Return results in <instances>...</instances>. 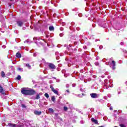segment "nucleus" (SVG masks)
<instances>
[{
    "mask_svg": "<svg viewBox=\"0 0 127 127\" xmlns=\"http://www.w3.org/2000/svg\"><path fill=\"white\" fill-rule=\"evenodd\" d=\"M16 79L17 80H20V79H21V76L20 75H18Z\"/></svg>",
    "mask_w": 127,
    "mask_h": 127,
    "instance_id": "nucleus-19",
    "label": "nucleus"
},
{
    "mask_svg": "<svg viewBox=\"0 0 127 127\" xmlns=\"http://www.w3.org/2000/svg\"><path fill=\"white\" fill-rule=\"evenodd\" d=\"M34 56L35 57H36V54H35V53H34Z\"/></svg>",
    "mask_w": 127,
    "mask_h": 127,
    "instance_id": "nucleus-26",
    "label": "nucleus"
},
{
    "mask_svg": "<svg viewBox=\"0 0 127 127\" xmlns=\"http://www.w3.org/2000/svg\"><path fill=\"white\" fill-rule=\"evenodd\" d=\"M90 96L91 98H93V99H96V98H98V94L95 93H93L90 94Z\"/></svg>",
    "mask_w": 127,
    "mask_h": 127,
    "instance_id": "nucleus-4",
    "label": "nucleus"
},
{
    "mask_svg": "<svg viewBox=\"0 0 127 127\" xmlns=\"http://www.w3.org/2000/svg\"><path fill=\"white\" fill-rule=\"evenodd\" d=\"M35 94V91L34 90H32V95H34Z\"/></svg>",
    "mask_w": 127,
    "mask_h": 127,
    "instance_id": "nucleus-25",
    "label": "nucleus"
},
{
    "mask_svg": "<svg viewBox=\"0 0 127 127\" xmlns=\"http://www.w3.org/2000/svg\"><path fill=\"white\" fill-rule=\"evenodd\" d=\"M91 121L92 122V123L95 124V125H99V123H98V120H95L94 118H91Z\"/></svg>",
    "mask_w": 127,
    "mask_h": 127,
    "instance_id": "nucleus-8",
    "label": "nucleus"
},
{
    "mask_svg": "<svg viewBox=\"0 0 127 127\" xmlns=\"http://www.w3.org/2000/svg\"><path fill=\"white\" fill-rule=\"evenodd\" d=\"M44 96L46 97V98H47V99H48V98H49V94H48V93H45Z\"/></svg>",
    "mask_w": 127,
    "mask_h": 127,
    "instance_id": "nucleus-17",
    "label": "nucleus"
},
{
    "mask_svg": "<svg viewBox=\"0 0 127 127\" xmlns=\"http://www.w3.org/2000/svg\"><path fill=\"white\" fill-rule=\"evenodd\" d=\"M119 126L121 127H127V126H126L124 124H123L119 125Z\"/></svg>",
    "mask_w": 127,
    "mask_h": 127,
    "instance_id": "nucleus-20",
    "label": "nucleus"
},
{
    "mask_svg": "<svg viewBox=\"0 0 127 127\" xmlns=\"http://www.w3.org/2000/svg\"><path fill=\"white\" fill-rule=\"evenodd\" d=\"M111 64L113 66V69H116V62H115V61H112Z\"/></svg>",
    "mask_w": 127,
    "mask_h": 127,
    "instance_id": "nucleus-7",
    "label": "nucleus"
},
{
    "mask_svg": "<svg viewBox=\"0 0 127 127\" xmlns=\"http://www.w3.org/2000/svg\"><path fill=\"white\" fill-rule=\"evenodd\" d=\"M82 95H84V94H83V93H82Z\"/></svg>",
    "mask_w": 127,
    "mask_h": 127,
    "instance_id": "nucleus-33",
    "label": "nucleus"
},
{
    "mask_svg": "<svg viewBox=\"0 0 127 127\" xmlns=\"http://www.w3.org/2000/svg\"><path fill=\"white\" fill-rule=\"evenodd\" d=\"M21 93L23 95L31 96V95H32V89L27 88H23L21 89Z\"/></svg>",
    "mask_w": 127,
    "mask_h": 127,
    "instance_id": "nucleus-1",
    "label": "nucleus"
},
{
    "mask_svg": "<svg viewBox=\"0 0 127 127\" xmlns=\"http://www.w3.org/2000/svg\"><path fill=\"white\" fill-rule=\"evenodd\" d=\"M64 110L66 112V111H68V107H64Z\"/></svg>",
    "mask_w": 127,
    "mask_h": 127,
    "instance_id": "nucleus-21",
    "label": "nucleus"
},
{
    "mask_svg": "<svg viewBox=\"0 0 127 127\" xmlns=\"http://www.w3.org/2000/svg\"><path fill=\"white\" fill-rule=\"evenodd\" d=\"M0 93H1L2 94L3 93V88H2V87H1L0 85Z\"/></svg>",
    "mask_w": 127,
    "mask_h": 127,
    "instance_id": "nucleus-13",
    "label": "nucleus"
},
{
    "mask_svg": "<svg viewBox=\"0 0 127 127\" xmlns=\"http://www.w3.org/2000/svg\"><path fill=\"white\" fill-rule=\"evenodd\" d=\"M17 24L18 25V26L21 27L23 25V22L21 21H17Z\"/></svg>",
    "mask_w": 127,
    "mask_h": 127,
    "instance_id": "nucleus-6",
    "label": "nucleus"
},
{
    "mask_svg": "<svg viewBox=\"0 0 127 127\" xmlns=\"http://www.w3.org/2000/svg\"><path fill=\"white\" fill-rule=\"evenodd\" d=\"M50 89H51L52 92H53L54 94H56V95H59V93H58V91L55 90V89H54V87L52 85H51L50 86Z\"/></svg>",
    "mask_w": 127,
    "mask_h": 127,
    "instance_id": "nucleus-2",
    "label": "nucleus"
},
{
    "mask_svg": "<svg viewBox=\"0 0 127 127\" xmlns=\"http://www.w3.org/2000/svg\"><path fill=\"white\" fill-rule=\"evenodd\" d=\"M40 98V95L38 93L37 94L36 97L34 98V100H39Z\"/></svg>",
    "mask_w": 127,
    "mask_h": 127,
    "instance_id": "nucleus-9",
    "label": "nucleus"
},
{
    "mask_svg": "<svg viewBox=\"0 0 127 127\" xmlns=\"http://www.w3.org/2000/svg\"><path fill=\"white\" fill-rule=\"evenodd\" d=\"M16 57L17 58H21V54L19 53H17L16 54Z\"/></svg>",
    "mask_w": 127,
    "mask_h": 127,
    "instance_id": "nucleus-10",
    "label": "nucleus"
},
{
    "mask_svg": "<svg viewBox=\"0 0 127 127\" xmlns=\"http://www.w3.org/2000/svg\"><path fill=\"white\" fill-rule=\"evenodd\" d=\"M5 74L4 73V72L1 71V77H2V78H4V77H5Z\"/></svg>",
    "mask_w": 127,
    "mask_h": 127,
    "instance_id": "nucleus-15",
    "label": "nucleus"
},
{
    "mask_svg": "<svg viewBox=\"0 0 127 127\" xmlns=\"http://www.w3.org/2000/svg\"><path fill=\"white\" fill-rule=\"evenodd\" d=\"M17 69L18 71H20V72H23V68H22L18 67Z\"/></svg>",
    "mask_w": 127,
    "mask_h": 127,
    "instance_id": "nucleus-14",
    "label": "nucleus"
},
{
    "mask_svg": "<svg viewBox=\"0 0 127 127\" xmlns=\"http://www.w3.org/2000/svg\"><path fill=\"white\" fill-rule=\"evenodd\" d=\"M26 41H25V42H24V43H26Z\"/></svg>",
    "mask_w": 127,
    "mask_h": 127,
    "instance_id": "nucleus-31",
    "label": "nucleus"
},
{
    "mask_svg": "<svg viewBox=\"0 0 127 127\" xmlns=\"http://www.w3.org/2000/svg\"><path fill=\"white\" fill-rule=\"evenodd\" d=\"M110 109L111 111H113V108H110Z\"/></svg>",
    "mask_w": 127,
    "mask_h": 127,
    "instance_id": "nucleus-28",
    "label": "nucleus"
},
{
    "mask_svg": "<svg viewBox=\"0 0 127 127\" xmlns=\"http://www.w3.org/2000/svg\"><path fill=\"white\" fill-rule=\"evenodd\" d=\"M52 101H53V102H55V96H52V98H51Z\"/></svg>",
    "mask_w": 127,
    "mask_h": 127,
    "instance_id": "nucleus-18",
    "label": "nucleus"
},
{
    "mask_svg": "<svg viewBox=\"0 0 127 127\" xmlns=\"http://www.w3.org/2000/svg\"><path fill=\"white\" fill-rule=\"evenodd\" d=\"M95 65H96V66H98V65H99V63H98V62L95 63Z\"/></svg>",
    "mask_w": 127,
    "mask_h": 127,
    "instance_id": "nucleus-24",
    "label": "nucleus"
},
{
    "mask_svg": "<svg viewBox=\"0 0 127 127\" xmlns=\"http://www.w3.org/2000/svg\"><path fill=\"white\" fill-rule=\"evenodd\" d=\"M25 65H26V66L27 67V68H28L29 69H31V65H29V64H25Z\"/></svg>",
    "mask_w": 127,
    "mask_h": 127,
    "instance_id": "nucleus-12",
    "label": "nucleus"
},
{
    "mask_svg": "<svg viewBox=\"0 0 127 127\" xmlns=\"http://www.w3.org/2000/svg\"><path fill=\"white\" fill-rule=\"evenodd\" d=\"M49 111L50 112V113H54V110H53V109L52 108H49Z\"/></svg>",
    "mask_w": 127,
    "mask_h": 127,
    "instance_id": "nucleus-16",
    "label": "nucleus"
},
{
    "mask_svg": "<svg viewBox=\"0 0 127 127\" xmlns=\"http://www.w3.org/2000/svg\"><path fill=\"white\" fill-rule=\"evenodd\" d=\"M21 106H22V108H23L24 109H26V106L24 104H22Z\"/></svg>",
    "mask_w": 127,
    "mask_h": 127,
    "instance_id": "nucleus-22",
    "label": "nucleus"
},
{
    "mask_svg": "<svg viewBox=\"0 0 127 127\" xmlns=\"http://www.w3.org/2000/svg\"><path fill=\"white\" fill-rule=\"evenodd\" d=\"M48 66L49 69H56V66L52 63H50Z\"/></svg>",
    "mask_w": 127,
    "mask_h": 127,
    "instance_id": "nucleus-3",
    "label": "nucleus"
},
{
    "mask_svg": "<svg viewBox=\"0 0 127 127\" xmlns=\"http://www.w3.org/2000/svg\"><path fill=\"white\" fill-rule=\"evenodd\" d=\"M11 1H12V0H10Z\"/></svg>",
    "mask_w": 127,
    "mask_h": 127,
    "instance_id": "nucleus-30",
    "label": "nucleus"
},
{
    "mask_svg": "<svg viewBox=\"0 0 127 127\" xmlns=\"http://www.w3.org/2000/svg\"><path fill=\"white\" fill-rule=\"evenodd\" d=\"M31 17H32V16H30V18H31Z\"/></svg>",
    "mask_w": 127,
    "mask_h": 127,
    "instance_id": "nucleus-32",
    "label": "nucleus"
},
{
    "mask_svg": "<svg viewBox=\"0 0 127 127\" xmlns=\"http://www.w3.org/2000/svg\"><path fill=\"white\" fill-rule=\"evenodd\" d=\"M49 29L50 31H54V26H50L49 27Z\"/></svg>",
    "mask_w": 127,
    "mask_h": 127,
    "instance_id": "nucleus-11",
    "label": "nucleus"
},
{
    "mask_svg": "<svg viewBox=\"0 0 127 127\" xmlns=\"http://www.w3.org/2000/svg\"><path fill=\"white\" fill-rule=\"evenodd\" d=\"M66 92H67V93H69V90H66Z\"/></svg>",
    "mask_w": 127,
    "mask_h": 127,
    "instance_id": "nucleus-27",
    "label": "nucleus"
},
{
    "mask_svg": "<svg viewBox=\"0 0 127 127\" xmlns=\"http://www.w3.org/2000/svg\"><path fill=\"white\" fill-rule=\"evenodd\" d=\"M34 114L35 115H36V116H40V115H41V114H42V113L41 112V111H38L37 110H35L34 112Z\"/></svg>",
    "mask_w": 127,
    "mask_h": 127,
    "instance_id": "nucleus-5",
    "label": "nucleus"
},
{
    "mask_svg": "<svg viewBox=\"0 0 127 127\" xmlns=\"http://www.w3.org/2000/svg\"><path fill=\"white\" fill-rule=\"evenodd\" d=\"M33 40H36V41H35V43H36V44H37V43H38V42H37V39H36V38H33Z\"/></svg>",
    "mask_w": 127,
    "mask_h": 127,
    "instance_id": "nucleus-23",
    "label": "nucleus"
},
{
    "mask_svg": "<svg viewBox=\"0 0 127 127\" xmlns=\"http://www.w3.org/2000/svg\"><path fill=\"white\" fill-rule=\"evenodd\" d=\"M74 45H76V44H77V42H75L74 43Z\"/></svg>",
    "mask_w": 127,
    "mask_h": 127,
    "instance_id": "nucleus-29",
    "label": "nucleus"
}]
</instances>
